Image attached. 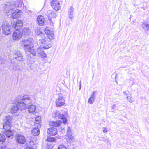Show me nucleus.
<instances>
[{"label":"nucleus","mask_w":149,"mask_h":149,"mask_svg":"<svg viewBox=\"0 0 149 149\" xmlns=\"http://www.w3.org/2000/svg\"><path fill=\"white\" fill-rule=\"evenodd\" d=\"M41 117L40 116H38L37 117L35 118V123L37 124H38L40 122Z\"/></svg>","instance_id":"nucleus-32"},{"label":"nucleus","mask_w":149,"mask_h":149,"mask_svg":"<svg viewBox=\"0 0 149 149\" xmlns=\"http://www.w3.org/2000/svg\"><path fill=\"white\" fill-rule=\"evenodd\" d=\"M57 132L56 128L52 127L49 128L47 131V132L49 135H55L57 134Z\"/></svg>","instance_id":"nucleus-15"},{"label":"nucleus","mask_w":149,"mask_h":149,"mask_svg":"<svg viewBox=\"0 0 149 149\" xmlns=\"http://www.w3.org/2000/svg\"><path fill=\"white\" fill-rule=\"evenodd\" d=\"M56 103L57 106H61L64 104L65 100L62 97L59 96L58 99L56 100Z\"/></svg>","instance_id":"nucleus-9"},{"label":"nucleus","mask_w":149,"mask_h":149,"mask_svg":"<svg viewBox=\"0 0 149 149\" xmlns=\"http://www.w3.org/2000/svg\"><path fill=\"white\" fill-rule=\"evenodd\" d=\"M65 132V129H62V130H61V132L62 133H64Z\"/></svg>","instance_id":"nucleus-47"},{"label":"nucleus","mask_w":149,"mask_h":149,"mask_svg":"<svg viewBox=\"0 0 149 149\" xmlns=\"http://www.w3.org/2000/svg\"><path fill=\"white\" fill-rule=\"evenodd\" d=\"M56 90H57V91H59V90H60L59 87L58 86L56 87Z\"/></svg>","instance_id":"nucleus-46"},{"label":"nucleus","mask_w":149,"mask_h":149,"mask_svg":"<svg viewBox=\"0 0 149 149\" xmlns=\"http://www.w3.org/2000/svg\"><path fill=\"white\" fill-rule=\"evenodd\" d=\"M22 35V32H20L18 30H16L13 33V38L15 40H19L21 37Z\"/></svg>","instance_id":"nucleus-8"},{"label":"nucleus","mask_w":149,"mask_h":149,"mask_svg":"<svg viewBox=\"0 0 149 149\" xmlns=\"http://www.w3.org/2000/svg\"><path fill=\"white\" fill-rule=\"evenodd\" d=\"M21 44L25 51L29 52L33 56L36 55V52L33 48L34 45L32 39L23 40L21 42Z\"/></svg>","instance_id":"nucleus-2"},{"label":"nucleus","mask_w":149,"mask_h":149,"mask_svg":"<svg viewBox=\"0 0 149 149\" xmlns=\"http://www.w3.org/2000/svg\"><path fill=\"white\" fill-rule=\"evenodd\" d=\"M51 4L52 7L56 10H58L60 8V3L56 0H52Z\"/></svg>","instance_id":"nucleus-7"},{"label":"nucleus","mask_w":149,"mask_h":149,"mask_svg":"<svg viewBox=\"0 0 149 149\" xmlns=\"http://www.w3.org/2000/svg\"><path fill=\"white\" fill-rule=\"evenodd\" d=\"M129 92L128 91H125L123 92V94L126 97L128 95V93H129Z\"/></svg>","instance_id":"nucleus-39"},{"label":"nucleus","mask_w":149,"mask_h":149,"mask_svg":"<svg viewBox=\"0 0 149 149\" xmlns=\"http://www.w3.org/2000/svg\"><path fill=\"white\" fill-rule=\"evenodd\" d=\"M22 33L25 35H27L30 34L31 30L28 28H25L22 31Z\"/></svg>","instance_id":"nucleus-28"},{"label":"nucleus","mask_w":149,"mask_h":149,"mask_svg":"<svg viewBox=\"0 0 149 149\" xmlns=\"http://www.w3.org/2000/svg\"><path fill=\"white\" fill-rule=\"evenodd\" d=\"M102 129H103V132L104 133H107V132L108 130H107V128L105 127H104L102 128Z\"/></svg>","instance_id":"nucleus-41"},{"label":"nucleus","mask_w":149,"mask_h":149,"mask_svg":"<svg viewBox=\"0 0 149 149\" xmlns=\"http://www.w3.org/2000/svg\"><path fill=\"white\" fill-rule=\"evenodd\" d=\"M13 68L15 71H17V70H19V69L17 68V66L16 65H14L13 66Z\"/></svg>","instance_id":"nucleus-42"},{"label":"nucleus","mask_w":149,"mask_h":149,"mask_svg":"<svg viewBox=\"0 0 149 149\" xmlns=\"http://www.w3.org/2000/svg\"><path fill=\"white\" fill-rule=\"evenodd\" d=\"M37 21L38 24L40 26H42L44 24V17L42 15L38 16Z\"/></svg>","instance_id":"nucleus-17"},{"label":"nucleus","mask_w":149,"mask_h":149,"mask_svg":"<svg viewBox=\"0 0 149 149\" xmlns=\"http://www.w3.org/2000/svg\"><path fill=\"white\" fill-rule=\"evenodd\" d=\"M126 98L127 99V100H128V99L129 98V97L128 95L127 96H126Z\"/></svg>","instance_id":"nucleus-48"},{"label":"nucleus","mask_w":149,"mask_h":149,"mask_svg":"<svg viewBox=\"0 0 149 149\" xmlns=\"http://www.w3.org/2000/svg\"><path fill=\"white\" fill-rule=\"evenodd\" d=\"M74 12V8L72 6H70L68 9V14L69 19L71 20L73 19V14Z\"/></svg>","instance_id":"nucleus-18"},{"label":"nucleus","mask_w":149,"mask_h":149,"mask_svg":"<svg viewBox=\"0 0 149 149\" xmlns=\"http://www.w3.org/2000/svg\"><path fill=\"white\" fill-rule=\"evenodd\" d=\"M127 101L130 103H132L134 101V100L131 96H130Z\"/></svg>","instance_id":"nucleus-36"},{"label":"nucleus","mask_w":149,"mask_h":149,"mask_svg":"<svg viewBox=\"0 0 149 149\" xmlns=\"http://www.w3.org/2000/svg\"><path fill=\"white\" fill-rule=\"evenodd\" d=\"M10 27V25L7 22H3L2 26L3 33L5 35L10 34L11 32Z\"/></svg>","instance_id":"nucleus-5"},{"label":"nucleus","mask_w":149,"mask_h":149,"mask_svg":"<svg viewBox=\"0 0 149 149\" xmlns=\"http://www.w3.org/2000/svg\"><path fill=\"white\" fill-rule=\"evenodd\" d=\"M61 123L62 122L59 120H57L56 121L49 122V125L55 127H58L60 125Z\"/></svg>","instance_id":"nucleus-23"},{"label":"nucleus","mask_w":149,"mask_h":149,"mask_svg":"<svg viewBox=\"0 0 149 149\" xmlns=\"http://www.w3.org/2000/svg\"><path fill=\"white\" fill-rule=\"evenodd\" d=\"M65 121H66V122H67V120L66 119V120H65Z\"/></svg>","instance_id":"nucleus-50"},{"label":"nucleus","mask_w":149,"mask_h":149,"mask_svg":"<svg viewBox=\"0 0 149 149\" xmlns=\"http://www.w3.org/2000/svg\"><path fill=\"white\" fill-rule=\"evenodd\" d=\"M47 13L49 17L50 18L56 17V13L54 12L51 10H49L47 11Z\"/></svg>","instance_id":"nucleus-26"},{"label":"nucleus","mask_w":149,"mask_h":149,"mask_svg":"<svg viewBox=\"0 0 149 149\" xmlns=\"http://www.w3.org/2000/svg\"><path fill=\"white\" fill-rule=\"evenodd\" d=\"M33 100L27 95L19 96L14 100L19 109L21 111L24 110L27 108V106L32 104Z\"/></svg>","instance_id":"nucleus-1"},{"label":"nucleus","mask_w":149,"mask_h":149,"mask_svg":"<svg viewBox=\"0 0 149 149\" xmlns=\"http://www.w3.org/2000/svg\"><path fill=\"white\" fill-rule=\"evenodd\" d=\"M23 25L22 21L21 20H17L16 22L15 25L13 26L14 29L16 30H19V28Z\"/></svg>","instance_id":"nucleus-20"},{"label":"nucleus","mask_w":149,"mask_h":149,"mask_svg":"<svg viewBox=\"0 0 149 149\" xmlns=\"http://www.w3.org/2000/svg\"><path fill=\"white\" fill-rule=\"evenodd\" d=\"M35 32L36 34L40 35L41 34L42 36H45V35L42 33L41 31V28L40 27H38L36 28L35 31Z\"/></svg>","instance_id":"nucleus-29"},{"label":"nucleus","mask_w":149,"mask_h":149,"mask_svg":"<svg viewBox=\"0 0 149 149\" xmlns=\"http://www.w3.org/2000/svg\"><path fill=\"white\" fill-rule=\"evenodd\" d=\"M0 149H6V146L4 145H0Z\"/></svg>","instance_id":"nucleus-40"},{"label":"nucleus","mask_w":149,"mask_h":149,"mask_svg":"<svg viewBox=\"0 0 149 149\" xmlns=\"http://www.w3.org/2000/svg\"><path fill=\"white\" fill-rule=\"evenodd\" d=\"M28 109L30 113H36V107L34 105H29L28 107Z\"/></svg>","instance_id":"nucleus-21"},{"label":"nucleus","mask_w":149,"mask_h":149,"mask_svg":"<svg viewBox=\"0 0 149 149\" xmlns=\"http://www.w3.org/2000/svg\"><path fill=\"white\" fill-rule=\"evenodd\" d=\"M18 110H19L16 104L15 103V104L12 105L10 109V111L12 113H15Z\"/></svg>","instance_id":"nucleus-19"},{"label":"nucleus","mask_w":149,"mask_h":149,"mask_svg":"<svg viewBox=\"0 0 149 149\" xmlns=\"http://www.w3.org/2000/svg\"><path fill=\"white\" fill-rule=\"evenodd\" d=\"M96 92V91H94L91 94V96L89 98L88 102L90 104H92L94 102V100L95 98V93Z\"/></svg>","instance_id":"nucleus-22"},{"label":"nucleus","mask_w":149,"mask_h":149,"mask_svg":"<svg viewBox=\"0 0 149 149\" xmlns=\"http://www.w3.org/2000/svg\"><path fill=\"white\" fill-rule=\"evenodd\" d=\"M54 117H57L58 118L61 119L64 124L65 123V115L61 114L59 111H56L54 113Z\"/></svg>","instance_id":"nucleus-12"},{"label":"nucleus","mask_w":149,"mask_h":149,"mask_svg":"<svg viewBox=\"0 0 149 149\" xmlns=\"http://www.w3.org/2000/svg\"><path fill=\"white\" fill-rule=\"evenodd\" d=\"M4 61H5L3 59L0 58V64H1L3 63Z\"/></svg>","instance_id":"nucleus-43"},{"label":"nucleus","mask_w":149,"mask_h":149,"mask_svg":"<svg viewBox=\"0 0 149 149\" xmlns=\"http://www.w3.org/2000/svg\"><path fill=\"white\" fill-rule=\"evenodd\" d=\"M26 149H33V148L32 146H28L26 147Z\"/></svg>","instance_id":"nucleus-44"},{"label":"nucleus","mask_w":149,"mask_h":149,"mask_svg":"<svg viewBox=\"0 0 149 149\" xmlns=\"http://www.w3.org/2000/svg\"><path fill=\"white\" fill-rule=\"evenodd\" d=\"M6 132H5V134L6 136L8 137H10L13 136L14 134V131L9 130H6Z\"/></svg>","instance_id":"nucleus-27"},{"label":"nucleus","mask_w":149,"mask_h":149,"mask_svg":"<svg viewBox=\"0 0 149 149\" xmlns=\"http://www.w3.org/2000/svg\"><path fill=\"white\" fill-rule=\"evenodd\" d=\"M45 32L47 35V38L51 39H53L54 38L53 32L51 31L49 28H47L45 29Z\"/></svg>","instance_id":"nucleus-13"},{"label":"nucleus","mask_w":149,"mask_h":149,"mask_svg":"<svg viewBox=\"0 0 149 149\" xmlns=\"http://www.w3.org/2000/svg\"><path fill=\"white\" fill-rule=\"evenodd\" d=\"M13 57L18 61H21L23 59L22 55L19 51H17L13 54Z\"/></svg>","instance_id":"nucleus-10"},{"label":"nucleus","mask_w":149,"mask_h":149,"mask_svg":"<svg viewBox=\"0 0 149 149\" xmlns=\"http://www.w3.org/2000/svg\"><path fill=\"white\" fill-rule=\"evenodd\" d=\"M66 149H76L75 148H74L73 146V145L71 146H69L68 145V146H67V147H66Z\"/></svg>","instance_id":"nucleus-37"},{"label":"nucleus","mask_w":149,"mask_h":149,"mask_svg":"<svg viewBox=\"0 0 149 149\" xmlns=\"http://www.w3.org/2000/svg\"><path fill=\"white\" fill-rule=\"evenodd\" d=\"M17 141L19 143L23 144L25 143L26 140L23 136L19 134L17 137Z\"/></svg>","instance_id":"nucleus-16"},{"label":"nucleus","mask_w":149,"mask_h":149,"mask_svg":"<svg viewBox=\"0 0 149 149\" xmlns=\"http://www.w3.org/2000/svg\"><path fill=\"white\" fill-rule=\"evenodd\" d=\"M116 107L115 105L114 104L112 106L111 108L112 109H115Z\"/></svg>","instance_id":"nucleus-45"},{"label":"nucleus","mask_w":149,"mask_h":149,"mask_svg":"<svg viewBox=\"0 0 149 149\" xmlns=\"http://www.w3.org/2000/svg\"><path fill=\"white\" fill-rule=\"evenodd\" d=\"M142 25L143 28L146 31H147L149 30V24L147 23H143Z\"/></svg>","instance_id":"nucleus-31"},{"label":"nucleus","mask_w":149,"mask_h":149,"mask_svg":"<svg viewBox=\"0 0 149 149\" xmlns=\"http://www.w3.org/2000/svg\"><path fill=\"white\" fill-rule=\"evenodd\" d=\"M6 137L4 135L0 133V145L3 144L5 141Z\"/></svg>","instance_id":"nucleus-25"},{"label":"nucleus","mask_w":149,"mask_h":149,"mask_svg":"<svg viewBox=\"0 0 149 149\" xmlns=\"http://www.w3.org/2000/svg\"><path fill=\"white\" fill-rule=\"evenodd\" d=\"M11 120L12 118L10 116H8L5 117V123L3 125V128L5 130H9L11 128Z\"/></svg>","instance_id":"nucleus-6"},{"label":"nucleus","mask_w":149,"mask_h":149,"mask_svg":"<svg viewBox=\"0 0 149 149\" xmlns=\"http://www.w3.org/2000/svg\"><path fill=\"white\" fill-rule=\"evenodd\" d=\"M75 139L72 135H67L66 138V143H69V146L73 145L72 144L73 141H74Z\"/></svg>","instance_id":"nucleus-11"},{"label":"nucleus","mask_w":149,"mask_h":149,"mask_svg":"<svg viewBox=\"0 0 149 149\" xmlns=\"http://www.w3.org/2000/svg\"><path fill=\"white\" fill-rule=\"evenodd\" d=\"M72 133L71 128L70 127H68L67 135H72Z\"/></svg>","instance_id":"nucleus-34"},{"label":"nucleus","mask_w":149,"mask_h":149,"mask_svg":"<svg viewBox=\"0 0 149 149\" xmlns=\"http://www.w3.org/2000/svg\"><path fill=\"white\" fill-rule=\"evenodd\" d=\"M80 88H79V89H81V81H80Z\"/></svg>","instance_id":"nucleus-49"},{"label":"nucleus","mask_w":149,"mask_h":149,"mask_svg":"<svg viewBox=\"0 0 149 149\" xmlns=\"http://www.w3.org/2000/svg\"><path fill=\"white\" fill-rule=\"evenodd\" d=\"M58 149H65V146L64 145H60L59 146Z\"/></svg>","instance_id":"nucleus-38"},{"label":"nucleus","mask_w":149,"mask_h":149,"mask_svg":"<svg viewBox=\"0 0 149 149\" xmlns=\"http://www.w3.org/2000/svg\"><path fill=\"white\" fill-rule=\"evenodd\" d=\"M42 47H40L37 48V52L38 54L43 58H45L46 57V55L44 52L43 49Z\"/></svg>","instance_id":"nucleus-14"},{"label":"nucleus","mask_w":149,"mask_h":149,"mask_svg":"<svg viewBox=\"0 0 149 149\" xmlns=\"http://www.w3.org/2000/svg\"><path fill=\"white\" fill-rule=\"evenodd\" d=\"M35 59L29 56L28 58L27 63L30 64H32L35 62Z\"/></svg>","instance_id":"nucleus-30"},{"label":"nucleus","mask_w":149,"mask_h":149,"mask_svg":"<svg viewBox=\"0 0 149 149\" xmlns=\"http://www.w3.org/2000/svg\"><path fill=\"white\" fill-rule=\"evenodd\" d=\"M55 138L50 136H48L47 138V141L49 142H54L55 141Z\"/></svg>","instance_id":"nucleus-33"},{"label":"nucleus","mask_w":149,"mask_h":149,"mask_svg":"<svg viewBox=\"0 0 149 149\" xmlns=\"http://www.w3.org/2000/svg\"><path fill=\"white\" fill-rule=\"evenodd\" d=\"M54 145L53 144H48L47 146V149H52Z\"/></svg>","instance_id":"nucleus-35"},{"label":"nucleus","mask_w":149,"mask_h":149,"mask_svg":"<svg viewBox=\"0 0 149 149\" xmlns=\"http://www.w3.org/2000/svg\"><path fill=\"white\" fill-rule=\"evenodd\" d=\"M42 38L40 39L37 42L38 45L40 47L45 49H47L52 46L51 39L45 37V36H42Z\"/></svg>","instance_id":"nucleus-3"},{"label":"nucleus","mask_w":149,"mask_h":149,"mask_svg":"<svg viewBox=\"0 0 149 149\" xmlns=\"http://www.w3.org/2000/svg\"><path fill=\"white\" fill-rule=\"evenodd\" d=\"M15 4L13 5H10L9 7L6 8V13H8L12 14H11V17L13 19H16L19 17L20 16V10H16L15 11L14 10V9L13 8V7H15Z\"/></svg>","instance_id":"nucleus-4"},{"label":"nucleus","mask_w":149,"mask_h":149,"mask_svg":"<svg viewBox=\"0 0 149 149\" xmlns=\"http://www.w3.org/2000/svg\"><path fill=\"white\" fill-rule=\"evenodd\" d=\"M32 134L34 136L38 135L40 134L39 129L38 127L33 129L32 131Z\"/></svg>","instance_id":"nucleus-24"},{"label":"nucleus","mask_w":149,"mask_h":149,"mask_svg":"<svg viewBox=\"0 0 149 149\" xmlns=\"http://www.w3.org/2000/svg\"><path fill=\"white\" fill-rule=\"evenodd\" d=\"M53 116L54 117V115H53Z\"/></svg>","instance_id":"nucleus-51"}]
</instances>
